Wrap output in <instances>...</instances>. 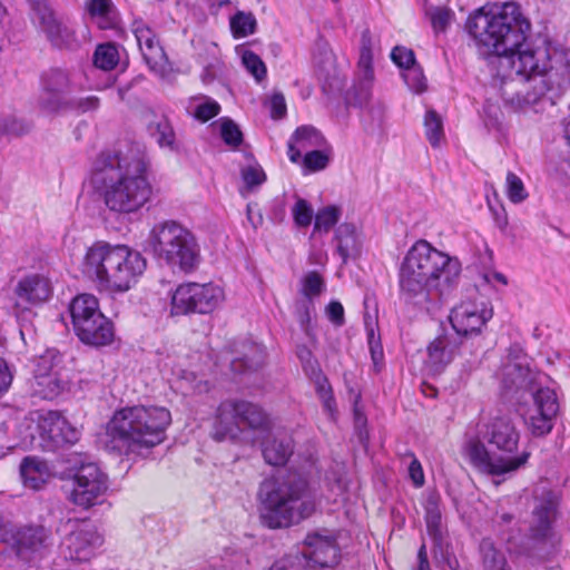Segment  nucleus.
Instances as JSON below:
<instances>
[{"instance_id":"1","label":"nucleus","mask_w":570,"mask_h":570,"mask_svg":"<svg viewBox=\"0 0 570 570\" xmlns=\"http://www.w3.org/2000/svg\"><path fill=\"white\" fill-rule=\"evenodd\" d=\"M478 50L488 56L502 99L515 111H542L570 88V52L546 38L515 1L478 9L465 26Z\"/></svg>"},{"instance_id":"2","label":"nucleus","mask_w":570,"mask_h":570,"mask_svg":"<svg viewBox=\"0 0 570 570\" xmlns=\"http://www.w3.org/2000/svg\"><path fill=\"white\" fill-rule=\"evenodd\" d=\"M148 170L149 159L145 148L131 144L125 149L101 151L94 161L90 184L109 210L135 213L153 195Z\"/></svg>"},{"instance_id":"3","label":"nucleus","mask_w":570,"mask_h":570,"mask_svg":"<svg viewBox=\"0 0 570 570\" xmlns=\"http://www.w3.org/2000/svg\"><path fill=\"white\" fill-rule=\"evenodd\" d=\"M461 264L428 240H416L407 250L399 273L400 297L406 304L430 311L456 287Z\"/></svg>"},{"instance_id":"4","label":"nucleus","mask_w":570,"mask_h":570,"mask_svg":"<svg viewBox=\"0 0 570 570\" xmlns=\"http://www.w3.org/2000/svg\"><path fill=\"white\" fill-rule=\"evenodd\" d=\"M257 501L262 522L271 529L299 523L309 518L316 509L307 480L296 472L262 481Z\"/></svg>"},{"instance_id":"5","label":"nucleus","mask_w":570,"mask_h":570,"mask_svg":"<svg viewBox=\"0 0 570 570\" xmlns=\"http://www.w3.org/2000/svg\"><path fill=\"white\" fill-rule=\"evenodd\" d=\"M170 412L163 406H131L116 411L107 425L114 450L142 456L166 438Z\"/></svg>"},{"instance_id":"6","label":"nucleus","mask_w":570,"mask_h":570,"mask_svg":"<svg viewBox=\"0 0 570 570\" xmlns=\"http://www.w3.org/2000/svg\"><path fill=\"white\" fill-rule=\"evenodd\" d=\"M147 266L142 255L126 245L98 242L82 261V273L100 289L124 293L131 288Z\"/></svg>"},{"instance_id":"7","label":"nucleus","mask_w":570,"mask_h":570,"mask_svg":"<svg viewBox=\"0 0 570 570\" xmlns=\"http://www.w3.org/2000/svg\"><path fill=\"white\" fill-rule=\"evenodd\" d=\"M483 438L488 444L502 453L500 455L491 454L480 441L470 443L469 456L471 462L488 474L501 475L517 471L527 464L531 455L529 451L524 450L515 456H510L518 450L520 431L509 415L492 417L485 425Z\"/></svg>"},{"instance_id":"8","label":"nucleus","mask_w":570,"mask_h":570,"mask_svg":"<svg viewBox=\"0 0 570 570\" xmlns=\"http://www.w3.org/2000/svg\"><path fill=\"white\" fill-rule=\"evenodd\" d=\"M502 379L508 389L531 392L533 402L524 419L531 435L543 438L550 434L560 410L556 391L539 386L538 374L530 368L525 356L509 358L502 367Z\"/></svg>"},{"instance_id":"9","label":"nucleus","mask_w":570,"mask_h":570,"mask_svg":"<svg viewBox=\"0 0 570 570\" xmlns=\"http://www.w3.org/2000/svg\"><path fill=\"white\" fill-rule=\"evenodd\" d=\"M148 244L159 261L185 273L196 269L200 262V249L195 236L175 220L156 224L149 232Z\"/></svg>"},{"instance_id":"10","label":"nucleus","mask_w":570,"mask_h":570,"mask_svg":"<svg viewBox=\"0 0 570 570\" xmlns=\"http://www.w3.org/2000/svg\"><path fill=\"white\" fill-rule=\"evenodd\" d=\"M0 543L18 560L36 563L51 554L56 540L52 530L43 524L13 527L0 523ZM2 553L4 550L0 549Z\"/></svg>"},{"instance_id":"11","label":"nucleus","mask_w":570,"mask_h":570,"mask_svg":"<svg viewBox=\"0 0 570 570\" xmlns=\"http://www.w3.org/2000/svg\"><path fill=\"white\" fill-rule=\"evenodd\" d=\"M557 507L558 497L552 491H544L537 498L529 534L523 542V550L528 558L544 562L557 552L559 539L551 527L556 519Z\"/></svg>"},{"instance_id":"12","label":"nucleus","mask_w":570,"mask_h":570,"mask_svg":"<svg viewBox=\"0 0 570 570\" xmlns=\"http://www.w3.org/2000/svg\"><path fill=\"white\" fill-rule=\"evenodd\" d=\"M24 441L32 450L53 452L63 445L75 444L80 432L60 413H36L27 425Z\"/></svg>"},{"instance_id":"13","label":"nucleus","mask_w":570,"mask_h":570,"mask_svg":"<svg viewBox=\"0 0 570 570\" xmlns=\"http://www.w3.org/2000/svg\"><path fill=\"white\" fill-rule=\"evenodd\" d=\"M59 552L66 560L86 562L94 558L104 543L97 527L87 519H67L61 523Z\"/></svg>"},{"instance_id":"14","label":"nucleus","mask_w":570,"mask_h":570,"mask_svg":"<svg viewBox=\"0 0 570 570\" xmlns=\"http://www.w3.org/2000/svg\"><path fill=\"white\" fill-rule=\"evenodd\" d=\"M224 289L214 284L186 283L179 285L171 296V313H210L224 301Z\"/></svg>"},{"instance_id":"15","label":"nucleus","mask_w":570,"mask_h":570,"mask_svg":"<svg viewBox=\"0 0 570 570\" xmlns=\"http://www.w3.org/2000/svg\"><path fill=\"white\" fill-rule=\"evenodd\" d=\"M75 91V82L69 70L52 67L40 76L39 109L48 115L62 112L63 107L70 106L69 98Z\"/></svg>"},{"instance_id":"16","label":"nucleus","mask_w":570,"mask_h":570,"mask_svg":"<svg viewBox=\"0 0 570 570\" xmlns=\"http://www.w3.org/2000/svg\"><path fill=\"white\" fill-rule=\"evenodd\" d=\"M27 1L30 6L31 21L51 45L58 48L71 47L75 42V31L62 17L57 14L48 0Z\"/></svg>"},{"instance_id":"17","label":"nucleus","mask_w":570,"mask_h":570,"mask_svg":"<svg viewBox=\"0 0 570 570\" xmlns=\"http://www.w3.org/2000/svg\"><path fill=\"white\" fill-rule=\"evenodd\" d=\"M107 488V476L96 463H81L73 473L69 498L76 505L88 509L101 501Z\"/></svg>"},{"instance_id":"18","label":"nucleus","mask_w":570,"mask_h":570,"mask_svg":"<svg viewBox=\"0 0 570 570\" xmlns=\"http://www.w3.org/2000/svg\"><path fill=\"white\" fill-rule=\"evenodd\" d=\"M131 30L149 69L161 78L167 77L173 68L156 32L142 20H135Z\"/></svg>"},{"instance_id":"19","label":"nucleus","mask_w":570,"mask_h":570,"mask_svg":"<svg viewBox=\"0 0 570 570\" xmlns=\"http://www.w3.org/2000/svg\"><path fill=\"white\" fill-rule=\"evenodd\" d=\"M492 316L490 303L466 301L452 308L449 320L458 335L472 336L480 334Z\"/></svg>"},{"instance_id":"20","label":"nucleus","mask_w":570,"mask_h":570,"mask_svg":"<svg viewBox=\"0 0 570 570\" xmlns=\"http://www.w3.org/2000/svg\"><path fill=\"white\" fill-rule=\"evenodd\" d=\"M373 48L374 42L371 31L365 29L361 36L360 58L357 62L356 77L353 85V92L360 105L366 104L372 95L374 82L373 71Z\"/></svg>"},{"instance_id":"21","label":"nucleus","mask_w":570,"mask_h":570,"mask_svg":"<svg viewBox=\"0 0 570 570\" xmlns=\"http://www.w3.org/2000/svg\"><path fill=\"white\" fill-rule=\"evenodd\" d=\"M307 563L314 567H333L338 562V548L333 537H323L318 533L308 534L304 541Z\"/></svg>"},{"instance_id":"22","label":"nucleus","mask_w":570,"mask_h":570,"mask_svg":"<svg viewBox=\"0 0 570 570\" xmlns=\"http://www.w3.org/2000/svg\"><path fill=\"white\" fill-rule=\"evenodd\" d=\"M239 400H226L218 405L213 425V438L216 441L235 440L239 436Z\"/></svg>"},{"instance_id":"23","label":"nucleus","mask_w":570,"mask_h":570,"mask_svg":"<svg viewBox=\"0 0 570 570\" xmlns=\"http://www.w3.org/2000/svg\"><path fill=\"white\" fill-rule=\"evenodd\" d=\"M75 333L82 343L96 347L109 345L115 337L114 324L100 309Z\"/></svg>"},{"instance_id":"24","label":"nucleus","mask_w":570,"mask_h":570,"mask_svg":"<svg viewBox=\"0 0 570 570\" xmlns=\"http://www.w3.org/2000/svg\"><path fill=\"white\" fill-rule=\"evenodd\" d=\"M57 355L48 353L42 355L35 371V392L43 399H53L63 389L61 380L53 371V361Z\"/></svg>"},{"instance_id":"25","label":"nucleus","mask_w":570,"mask_h":570,"mask_svg":"<svg viewBox=\"0 0 570 570\" xmlns=\"http://www.w3.org/2000/svg\"><path fill=\"white\" fill-rule=\"evenodd\" d=\"M51 285L48 278L33 274L21 278L16 288L14 294L18 302L30 305H37L46 302L51 295Z\"/></svg>"},{"instance_id":"26","label":"nucleus","mask_w":570,"mask_h":570,"mask_svg":"<svg viewBox=\"0 0 570 570\" xmlns=\"http://www.w3.org/2000/svg\"><path fill=\"white\" fill-rule=\"evenodd\" d=\"M323 135L312 126L298 127L288 141V157L291 161L297 163L302 154L311 151L312 148L325 145Z\"/></svg>"},{"instance_id":"27","label":"nucleus","mask_w":570,"mask_h":570,"mask_svg":"<svg viewBox=\"0 0 570 570\" xmlns=\"http://www.w3.org/2000/svg\"><path fill=\"white\" fill-rule=\"evenodd\" d=\"M455 344L448 334L436 336L428 346L426 364L435 372L443 370L454 357Z\"/></svg>"},{"instance_id":"28","label":"nucleus","mask_w":570,"mask_h":570,"mask_svg":"<svg viewBox=\"0 0 570 570\" xmlns=\"http://www.w3.org/2000/svg\"><path fill=\"white\" fill-rule=\"evenodd\" d=\"M337 253L345 264L350 258H357L362 250V237L352 224H342L335 233Z\"/></svg>"},{"instance_id":"29","label":"nucleus","mask_w":570,"mask_h":570,"mask_svg":"<svg viewBox=\"0 0 570 570\" xmlns=\"http://www.w3.org/2000/svg\"><path fill=\"white\" fill-rule=\"evenodd\" d=\"M263 456L271 465H284L293 453V442L286 434L271 435L263 443Z\"/></svg>"},{"instance_id":"30","label":"nucleus","mask_w":570,"mask_h":570,"mask_svg":"<svg viewBox=\"0 0 570 570\" xmlns=\"http://www.w3.org/2000/svg\"><path fill=\"white\" fill-rule=\"evenodd\" d=\"M440 501V495L435 492L428 493L424 501L428 533L436 546H441L443 542V525Z\"/></svg>"},{"instance_id":"31","label":"nucleus","mask_w":570,"mask_h":570,"mask_svg":"<svg viewBox=\"0 0 570 570\" xmlns=\"http://www.w3.org/2000/svg\"><path fill=\"white\" fill-rule=\"evenodd\" d=\"M20 474L26 488L39 490L49 479V469L45 461L26 458L20 465Z\"/></svg>"},{"instance_id":"32","label":"nucleus","mask_w":570,"mask_h":570,"mask_svg":"<svg viewBox=\"0 0 570 570\" xmlns=\"http://www.w3.org/2000/svg\"><path fill=\"white\" fill-rule=\"evenodd\" d=\"M99 309L98 299L94 295L81 294L76 296L69 305L73 331L85 324L87 320H91Z\"/></svg>"},{"instance_id":"33","label":"nucleus","mask_w":570,"mask_h":570,"mask_svg":"<svg viewBox=\"0 0 570 570\" xmlns=\"http://www.w3.org/2000/svg\"><path fill=\"white\" fill-rule=\"evenodd\" d=\"M479 554L482 570H512L505 553L491 539L480 542Z\"/></svg>"},{"instance_id":"34","label":"nucleus","mask_w":570,"mask_h":570,"mask_svg":"<svg viewBox=\"0 0 570 570\" xmlns=\"http://www.w3.org/2000/svg\"><path fill=\"white\" fill-rule=\"evenodd\" d=\"M240 424L253 430H266L269 428L268 414L257 404L239 400Z\"/></svg>"},{"instance_id":"35","label":"nucleus","mask_w":570,"mask_h":570,"mask_svg":"<svg viewBox=\"0 0 570 570\" xmlns=\"http://www.w3.org/2000/svg\"><path fill=\"white\" fill-rule=\"evenodd\" d=\"M148 130L161 148H169L170 150L176 148V135L167 117H155L149 122Z\"/></svg>"},{"instance_id":"36","label":"nucleus","mask_w":570,"mask_h":570,"mask_svg":"<svg viewBox=\"0 0 570 570\" xmlns=\"http://www.w3.org/2000/svg\"><path fill=\"white\" fill-rule=\"evenodd\" d=\"M424 12L435 32L445 31L454 18V12L448 7L429 6Z\"/></svg>"},{"instance_id":"37","label":"nucleus","mask_w":570,"mask_h":570,"mask_svg":"<svg viewBox=\"0 0 570 570\" xmlns=\"http://www.w3.org/2000/svg\"><path fill=\"white\" fill-rule=\"evenodd\" d=\"M424 127L429 142L433 148H438L444 138V132L442 119L434 110L426 111Z\"/></svg>"},{"instance_id":"38","label":"nucleus","mask_w":570,"mask_h":570,"mask_svg":"<svg viewBox=\"0 0 570 570\" xmlns=\"http://www.w3.org/2000/svg\"><path fill=\"white\" fill-rule=\"evenodd\" d=\"M119 61L117 47L112 43H105L97 47L94 55V63L102 70L114 69Z\"/></svg>"},{"instance_id":"39","label":"nucleus","mask_w":570,"mask_h":570,"mask_svg":"<svg viewBox=\"0 0 570 570\" xmlns=\"http://www.w3.org/2000/svg\"><path fill=\"white\" fill-rule=\"evenodd\" d=\"M250 355L246 354L243 358L232 361V368L240 372L243 370H256L265 360V351L261 345L250 344Z\"/></svg>"},{"instance_id":"40","label":"nucleus","mask_w":570,"mask_h":570,"mask_svg":"<svg viewBox=\"0 0 570 570\" xmlns=\"http://www.w3.org/2000/svg\"><path fill=\"white\" fill-rule=\"evenodd\" d=\"M256 19L252 13L238 11L230 18V29L235 38H244L255 32Z\"/></svg>"},{"instance_id":"41","label":"nucleus","mask_w":570,"mask_h":570,"mask_svg":"<svg viewBox=\"0 0 570 570\" xmlns=\"http://www.w3.org/2000/svg\"><path fill=\"white\" fill-rule=\"evenodd\" d=\"M314 307L312 303L304 302L296 306V318L299 323L301 330L304 332L308 343L314 345L316 343V335L312 323Z\"/></svg>"},{"instance_id":"42","label":"nucleus","mask_w":570,"mask_h":570,"mask_svg":"<svg viewBox=\"0 0 570 570\" xmlns=\"http://www.w3.org/2000/svg\"><path fill=\"white\" fill-rule=\"evenodd\" d=\"M193 116L203 122L210 120L220 111L219 104L208 97L193 98Z\"/></svg>"},{"instance_id":"43","label":"nucleus","mask_w":570,"mask_h":570,"mask_svg":"<svg viewBox=\"0 0 570 570\" xmlns=\"http://www.w3.org/2000/svg\"><path fill=\"white\" fill-rule=\"evenodd\" d=\"M242 62L246 70L261 82L266 77V66L258 55L248 49L240 51Z\"/></svg>"},{"instance_id":"44","label":"nucleus","mask_w":570,"mask_h":570,"mask_svg":"<svg viewBox=\"0 0 570 570\" xmlns=\"http://www.w3.org/2000/svg\"><path fill=\"white\" fill-rule=\"evenodd\" d=\"M341 210L336 206H326L315 216L314 232L327 233L340 219Z\"/></svg>"},{"instance_id":"45","label":"nucleus","mask_w":570,"mask_h":570,"mask_svg":"<svg viewBox=\"0 0 570 570\" xmlns=\"http://www.w3.org/2000/svg\"><path fill=\"white\" fill-rule=\"evenodd\" d=\"M220 137L230 148H237L243 142V132L238 125L229 118L220 119Z\"/></svg>"},{"instance_id":"46","label":"nucleus","mask_w":570,"mask_h":570,"mask_svg":"<svg viewBox=\"0 0 570 570\" xmlns=\"http://www.w3.org/2000/svg\"><path fill=\"white\" fill-rule=\"evenodd\" d=\"M87 10L91 17L99 18L101 29H107L111 26L109 18L112 9L111 0H88L86 2Z\"/></svg>"},{"instance_id":"47","label":"nucleus","mask_w":570,"mask_h":570,"mask_svg":"<svg viewBox=\"0 0 570 570\" xmlns=\"http://www.w3.org/2000/svg\"><path fill=\"white\" fill-rule=\"evenodd\" d=\"M30 129V124L16 116L8 115L0 117V134L21 136L29 132Z\"/></svg>"},{"instance_id":"48","label":"nucleus","mask_w":570,"mask_h":570,"mask_svg":"<svg viewBox=\"0 0 570 570\" xmlns=\"http://www.w3.org/2000/svg\"><path fill=\"white\" fill-rule=\"evenodd\" d=\"M316 393L323 402L324 410L331 417H334L336 404L333 396L332 386L325 376H318L316 380Z\"/></svg>"},{"instance_id":"49","label":"nucleus","mask_w":570,"mask_h":570,"mask_svg":"<svg viewBox=\"0 0 570 570\" xmlns=\"http://www.w3.org/2000/svg\"><path fill=\"white\" fill-rule=\"evenodd\" d=\"M307 564L306 556L297 551L279 559L268 570H305Z\"/></svg>"},{"instance_id":"50","label":"nucleus","mask_w":570,"mask_h":570,"mask_svg":"<svg viewBox=\"0 0 570 570\" xmlns=\"http://www.w3.org/2000/svg\"><path fill=\"white\" fill-rule=\"evenodd\" d=\"M505 185L507 195L512 203H521L528 197V193L524 188L523 181L514 173H508Z\"/></svg>"},{"instance_id":"51","label":"nucleus","mask_w":570,"mask_h":570,"mask_svg":"<svg viewBox=\"0 0 570 570\" xmlns=\"http://www.w3.org/2000/svg\"><path fill=\"white\" fill-rule=\"evenodd\" d=\"M70 106L63 107L62 112L65 111H77L80 114L92 111L98 109L99 107V98L97 96H87L76 98L71 96L69 98Z\"/></svg>"},{"instance_id":"52","label":"nucleus","mask_w":570,"mask_h":570,"mask_svg":"<svg viewBox=\"0 0 570 570\" xmlns=\"http://www.w3.org/2000/svg\"><path fill=\"white\" fill-rule=\"evenodd\" d=\"M403 78L410 89L416 94H421L426 89V79L417 65L406 69Z\"/></svg>"},{"instance_id":"53","label":"nucleus","mask_w":570,"mask_h":570,"mask_svg":"<svg viewBox=\"0 0 570 570\" xmlns=\"http://www.w3.org/2000/svg\"><path fill=\"white\" fill-rule=\"evenodd\" d=\"M323 289L324 281L318 273L309 272L305 275V277L303 278L302 293L306 297L312 298L314 296H317L322 293Z\"/></svg>"},{"instance_id":"54","label":"nucleus","mask_w":570,"mask_h":570,"mask_svg":"<svg viewBox=\"0 0 570 570\" xmlns=\"http://www.w3.org/2000/svg\"><path fill=\"white\" fill-rule=\"evenodd\" d=\"M295 224L299 227H307L313 219V209L305 199H298L293 207Z\"/></svg>"},{"instance_id":"55","label":"nucleus","mask_w":570,"mask_h":570,"mask_svg":"<svg viewBox=\"0 0 570 570\" xmlns=\"http://www.w3.org/2000/svg\"><path fill=\"white\" fill-rule=\"evenodd\" d=\"M391 59L396 66L405 70L416 65L413 50L402 46L393 48Z\"/></svg>"},{"instance_id":"56","label":"nucleus","mask_w":570,"mask_h":570,"mask_svg":"<svg viewBox=\"0 0 570 570\" xmlns=\"http://www.w3.org/2000/svg\"><path fill=\"white\" fill-rule=\"evenodd\" d=\"M328 156L322 150H311L304 156V165L312 171L324 169L328 164Z\"/></svg>"},{"instance_id":"57","label":"nucleus","mask_w":570,"mask_h":570,"mask_svg":"<svg viewBox=\"0 0 570 570\" xmlns=\"http://www.w3.org/2000/svg\"><path fill=\"white\" fill-rule=\"evenodd\" d=\"M242 178L247 187H254L263 184L266 176L258 165H249L242 169Z\"/></svg>"},{"instance_id":"58","label":"nucleus","mask_w":570,"mask_h":570,"mask_svg":"<svg viewBox=\"0 0 570 570\" xmlns=\"http://www.w3.org/2000/svg\"><path fill=\"white\" fill-rule=\"evenodd\" d=\"M326 315L328 317V320L337 325V326H341L344 324V308H343V305L337 302V301H332L327 306H326Z\"/></svg>"},{"instance_id":"59","label":"nucleus","mask_w":570,"mask_h":570,"mask_svg":"<svg viewBox=\"0 0 570 570\" xmlns=\"http://www.w3.org/2000/svg\"><path fill=\"white\" fill-rule=\"evenodd\" d=\"M409 475L416 488H421L424 484V473L420 461L413 456L409 465Z\"/></svg>"},{"instance_id":"60","label":"nucleus","mask_w":570,"mask_h":570,"mask_svg":"<svg viewBox=\"0 0 570 570\" xmlns=\"http://www.w3.org/2000/svg\"><path fill=\"white\" fill-rule=\"evenodd\" d=\"M271 114L274 119H279L286 114L285 98L282 94H274L271 98Z\"/></svg>"},{"instance_id":"61","label":"nucleus","mask_w":570,"mask_h":570,"mask_svg":"<svg viewBox=\"0 0 570 570\" xmlns=\"http://www.w3.org/2000/svg\"><path fill=\"white\" fill-rule=\"evenodd\" d=\"M12 383V374L7 362L0 356V396L8 391Z\"/></svg>"},{"instance_id":"62","label":"nucleus","mask_w":570,"mask_h":570,"mask_svg":"<svg viewBox=\"0 0 570 570\" xmlns=\"http://www.w3.org/2000/svg\"><path fill=\"white\" fill-rule=\"evenodd\" d=\"M296 355L303 364L304 368L311 367L314 370V358L309 347L305 344H298L296 347Z\"/></svg>"},{"instance_id":"63","label":"nucleus","mask_w":570,"mask_h":570,"mask_svg":"<svg viewBox=\"0 0 570 570\" xmlns=\"http://www.w3.org/2000/svg\"><path fill=\"white\" fill-rule=\"evenodd\" d=\"M247 218L254 228H257L263 223V216L259 212H254V206L247 205Z\"/></svg>"},{"instance_id":"64","label":"nucleus","mask_w":570,"mask_h":570,"mask_svg":"<svg viewBox=\"0 0 570 570\" xmlns=\"http://www.w3.org/2000/svg\"><path fill=\"white\" fill-rule=\"evenodd\" d=\"M370 352L375 367L379 368L383 361V348L381 344L379 343L370 346Z\"/></svg>"}]
</instances>
